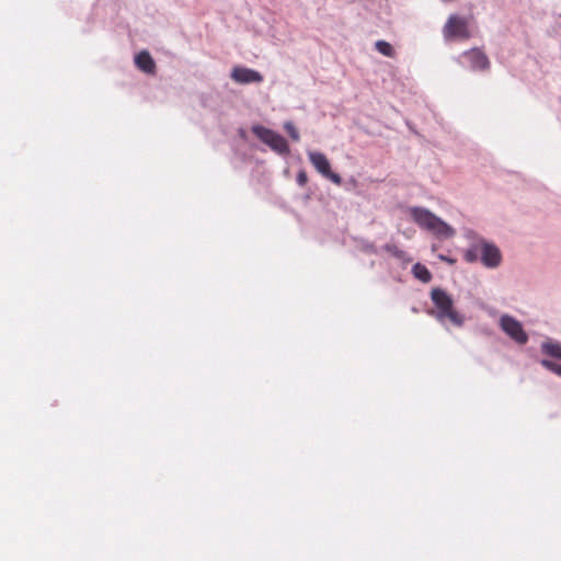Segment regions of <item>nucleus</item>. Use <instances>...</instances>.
Wrapping results in <instances>:
<instances>
[{
	"label": "nucleus",
	"mask_w": 561,
	"mask_h": 561,
	"mask_svg": "<svg viewBox=\"0 0 561 561\" xmlns=\"http://www.w3.org/2000/svg\"><path fill=\"white\" fill-rule=\"evenodd\" d=\"M408 213L421 229L427 230L442 238H451L455 236L453 227L425 207L412 206L408 208Z\"/></svg>",
	"instance_id": "nucleus-1"
},
{
	"label": "nucleus",
	"mask_w": 561,
	"mask_h": 561,
	"mask_svg": "<svg viewBox=\"0 0 561 561\" xmlns=\"http://www.w3.org/2000/svg\"><path fill=\"white\" fill-rule=\"evenodd\" d=\"M431 299L436 308L431 312L439 322L449 320L453 324L461 327L463 324V316L454 308L451 296L442 288H433L431 290Z\"/></svg>",
	"instance_id": "nucleus-2"
},
{
	"label": "nucleus",
	"mask_w": 561,
	"mask_h": 561,
	"mask_svg": "<svg viewBox=\"0 0 561 561\" xmlns=\"http://www.w3.org/2000/svg\"><path fill=\"white\" fill-rule=\"evenodd\" d=\"M252 133L273 151L278 154H288L289 146L287 140L278 133L262 125L252 126Z\"/></svg>",
	"instance_id": "nucleus-3"
},
{
	"label": "nucleus",
	"mask_w": 561,
	"mask_h": 561,
	"mask_svg": "<svg viewBox=\"0 0 561 561\" xmlns=\"http://www.w3.org/2000/svg\"><path fill=\"white\" fill-rule=\"evenodd\" d=\"M499 327L517 345L527 344L529 336L525 331L523 323L515 317L504 313L499 319Z\"/></svg>",
	"instance_id": "nucleus-4"
},
{
	"label": "nucleus",
	"mask_w": 561,
	"mask_h": 561,
	"mask_svg": "<svg viewBox=\"0 0 561 561\" xmlns=\"http://www.w3.org/2000/svg\"><path fill=\"white\" fill-rule=\"evenodd\" d=\"M443 35L446 41L450 39H468L471 34L468 26V21L457 14L449 15L447 22L443 27Z\"/></svg>",
	"instance_id": "nucleus-5"
},
{
	"label": "nucleus",
	"mask_w": 561,
	"mask_h": 561,
	"mask_svg": "<svg viewBox=\"0 0 561 561\" xmlns=\"http://www.w3.org/2000/svg\"><path fill=\"white\" fill-rule=\"evenodd\" d=\"M459 62L471 71H484L490 68L488 56L479 48H471L459 56Z\"/></svg>",
	"instance_id": "nucleus-6"
},
{
	"label": "nucleus",
	"mask_w": 561,
	"mask_h": 561,
	"mask_svg": "<svg viewBox=\"0 0 561 561\" xmlns=\"http://www.w3.org/2000/svg\"><path fill=\"white\" fill-rule=\"evenodd\" d=\"M308 158L310 163L323 178L332 181L336 185H341L342 178L337 173L332 172L331 164L325 154L318 151H309Z\"/></svg>",
	"instance_id": "nucleus-7"
},
{
	"label": "nucleus",
	"mask_w": 561,
	"mask_h": 561,
	"mask_svg": "<svg viewBox=\"0 0 561 561\" xmlns=\"http://www.w3.org/2000/svg\"><path fill=\"white\" fill-rule=\"evenodd\" d=\"M480 261L486 268H496L502 263V253L497 245L481 239V256Z\"/></svg>",
	"instance_id": "nucleus-8"
},
{
	"label": "nucleus",
	"mask_w": 561,
	"mask_h": 561,
	"mask_svg": "<svg viewBox=\"0 0 561 561\" xmlns=\"http://www.w3.org/2000/svg\"><path fill=\"white\" fill-rule=\"evenodd\" d=\"M230 77L240 84L261 83L263 76L254 69L237 66L231 70Z\"/></svg>",
	"instance_id": "nucleus-9"
},
{
	"label": "nucleus",
	"mask_w": 561,
	"mask_h": 561,
	"mask_svg": "<svg viewBox=\"0 0 561 561\" xmlns=\"http://www.w3.org/2000/svg\"><path fill=\"white\" fill-rule=\"evenodd\" d=\"M136 66L146 73H153L156 64L150 54L146 50L140 51L135 56Z\"/></svg>",
	"instance_id": "nucleus-10"
},
{
	"label": "nucleus",
	"mask_w": 561,
	"mask_h": 561,
	"mask_svg": "<svg viewBox=\"0 0 561 561\" xmlns=\"http://www.w3.org/2000/svg\"><path fill=\"white\" fill-rule=\"evenodd\" d=\"M540 350L545 355L561 359V343L559 342L547 340L541 343Z\"/></svg>",
	"instance_id": "nucleus-11"
},
{
	"label": "nucleus",
	"mask_w": 561,
	"mask_h": 561,
	"mask_svg": "<svg viewBox=\"0 0 561 561\" xmlns=\"http://www.w3.org/2000/svg\"><path fill=\"white\" fill-rule=\"evenodd\" d=\"M382 249L402 263H408L411 261V257L408 255V253L399 249L394 243H387L382 247Z\"/></svg>",
	"instance_id": "nucleus-12"
},
{
	"label": "nucleus",
	"mask_w": 561,
	"mask_h": 561,
	"mask_svg": "<svg viewBox=\"0 0 561 561\" xmlns=\"http://www.w3.org/2000/svg\"><path fill=\"white\" fill-rule=\"evenodd\" d=\"M481 256V239L471 244L463 253V259L468 263H476Z\"/></svg>",
	"instance_id": "nucleus-13"
},
{
	"label": "nucleus",
	"mask_w": 561,
	"mask_h": 561,
	"mask_svg": "<svg viewBox=\"0 0 561 561\" xmlns=\"http://www.w3.org/2000/svg\"><path fill=\"white\" fill-rule=\"evenodd\" d=\"M412 274L415 278H417L422 283H428L432 279L431 272L428 271V268L425 265H423L421 263H415L412 266Z\"/></svg>",
	"instance_id": "nucleus-14"
},
{
	"label": "nucleus",
	"mask_w": 561,
	"mask_h": 561,
	"mask_svg": "<svg viewBox=\"0 0 561 561\" xmlns=\"http://www.w3.org/2000/svg\"><path fill=\"white\" fill-rule=\"evenodd\" d=\"M375 48L377 49L378 53H380L381 55L386 56V57H394L396 55V51H394V48L392 47V45L383 39H379L375 43Z\"/></svg>",
	"instance_id": "nucleus-15"
},
{
	"label": "nucleus",
	"mask_w": 561,
	"mask_h": 561,
	"mask_svg": "<svg viewBox=\"0 0 561 561\" xmlns=\"http://www.w3.org/2000/svg\"><path fill=\"white\" fill-rule=\"evenodd\" d=\"M540 365L561 377V364L543 358L540 360Z\"/></svg>",
	"instance_id": "nucleus-16"
},
{
	"label": "nucleus",
	"mask_w": 561,
	"mask_h": 561,
	"mask_svg": "<svg viewBox=\"0 0 561 561\" xmlns=\"http://www.w3.org/2000/svg\"><path fill=\"white\" fill-rule=\"evenodd\" d=\"M284 128L286 129V131L288 133V135L290 136V138L294 141L299 140V138H300L299 133L291 122H286L284 124Z\"/></svg>",
	"instance_id": "nucleus-17"
},
{
	"label": "nucleus",
	"mask_w": 561,
	"mask_h": 561,
	"mask_svg": "<svg viewBox=\"0 0 561 561\" xmlns=\"http://www.w3.org/2000/svg\"><path fill=\"white\" fill-rule=\"evenodd\" d=\"M297 183L299 186H305L307 181H308V176H307V173L305 171H300L298 174H297V179H296Z\"/></svg>",
	"instance_id": "nucleus-18"
},
{
	"label": "nucleus",
	"mask_w": 561,
	"mask_h": 561,
	"mask_svg": "<svg viewBox=\"0 0 561 561\" xmlns=\"http://www.w3.org/2000/svg\"><path fill=\"white\" fill-rule=\"evenodd\" d=\"M439 259L442 261H444V262H447L448 264H454L455 263V260H453V259H450V257H448L446 255H443V254L439 255Z\"/></svg>",
	"instance_id": "nucleus-19"
},
{
	"label": "nucleus",
	"mask_w": 561,
	"mask_h": 561,
	"mask_svg": "<svg viewBox=\"0 0 561 561\" xmlns=\"http://www.w3.org/2000/svg\"><path fill=\"white\" fill-rule=\"evenodd\" d=\"M368 251H370L373 253H377V251L375 250V248L373 245L368 247Z\"/></svg>",
	"instance_id": "nucleus-20"
}]
</instances>
